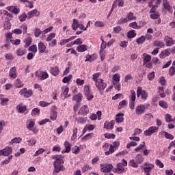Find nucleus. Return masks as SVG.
I'll return each mask as SVG.
<instances>
[{
  "label": "nucleus",
  "instance_id": "obj_64",
  "mask_svg": "<svg viewBox=\"0 0 175 175\" xmlns=\"http://www.w3.org/2000/svg\"><path fill=\"white\" fill-rule=\"evenodd\" d=\"M170 76H174L175 75V66H171L169 69Z\"/></svg>",
  "mask_w": 175,
  "mask_h": 175
},
{
  "label": "nucleus",
  "instance_id": "obj_29",
  "mask_svg": "<svg viewBox=\"0 0 175 175\" xmlns=\"http://www.w3.org/2000/svg\"><path fill=\"white\" fill-rule=\"evenodd\" d=\"M126 18L128 19L129 21H133L134 20H136V16H135V14H133V12H130L129 13H127L126 14Z\"/></svg>",
  "mask_w": 175,
  "mask_h": 175
},
{
  "label": "nucleus",
  "instance_id": "obj_26",
  "mask_svg": "<svg viewBox=\"0 0 175 175\" xmlns=\"http://www.w3.org/2000/svg\"><path fill=\"white\" fill-rule=\"evenodd\" d=\"M163 6L164 9L168 12H171L172 6H170V4H169V1L167 0H163Z\"/></svg>",
  "mask_w": 175,
  "mask_h": 175
},
{
  "label": "nucleus",
  "instance_id": "obj_14",
  "mask_svg": "<svg viewBox=\"0 0 175 175\" xmlns=\"http://www.w3.org/2000/svg\"><path fill=\"white\" fill-rule=\"evenodd\" d=\"M115 124H116V120H112L110 122L105 121L104 123V129L111 130L114 128Z\"/></svg>",
  "mask_w": 175,
  "mask_h": 175
},
{
  "label": "nucleus",
  "instance_id": "obj_61",
  "mask_svg": "<svg viewBox=\"0 0 175 175\" xmlns=\"http://www.w3.org/2000/svg\"><path fill=\"white\" fill-rule=\"evenodd\" d=\"M28 50L29 51H31V53H34V54H36V53H38V46H36V45H32L28 49Z\"/></svg>",
  "mask_w": 175,
  "mask_h": 175
},
{
  "label": "nucleus",
  "instance_id": "obj_55",
  "mask_svg": "<svg viewBox=\"0 0 175 175\" xmlns=\"http://www.w3.org/2000/svg\"><path fill=\"white\" fill-rule=\"evenodd\" d=\"M53 102L47 103L46 101H40L39 105L41 107H47V106H50Z\"/></svg>",
  "mask_w": 175,
  "mask_h": 175
},
{
  "label": "nucleus",
  "instance_id": "obj_33",
  "mask_svg": "<svg viewBox=\"0 0 175 175\" xmlns=\"http://www.w3.org/2000/svg\"><path fill=\"white\" fill-rule=\"evenodd\" d=\"M144 57V64H146L151 61V55H147L146 53L143 54Z\"/></svg>",
  "mask_w": 175,
  "mask_h": 175
},
{
  "label": "nucleus",
  "instance_id": "obj_10",
  "mask_svg": "<svg viewBox=\"0 0 175 175\" xmlns=\"http://www.w3.org/2000/svg\"><path fill=\"white\" fill-rule=\"evenodd\" d=\"M95 85L99 91H103L106 87H107V84L103 81V79H99L98 81L95 83Z\"/></svg>",
  "mask_w": 175,
  "mask_h": 175
},
{
  "label": "nucleus",
  "instance_id": "obj_9",
  "mask_svg": "<svg viewBox=\"0 0 175 175\" xmlns=\"http://www.w3.org/2000/svg\"><path fill=\"white\" fill-rule=\"evenodd\" d=\"M20 95H23L24 98H31L32 96L33 92L32 90H29L27 88L22 89L19 92Z\"/></svg>",
  "mask_w": 175,
  "mask_h": 175
},
{
  "label": "nucleus",
  "instance_id": "obj_58",
  "mask_svg": "<svg viewBox=\"0 0 175 175\" xmlns=\"http://www.w3.org/2000/svg\"><path fill=\"white\" fill-rule=\"evenodd\" d=\"M129 27H131V28H133L134 29H139V28H140L137 25V23H136V21L129 23Z\"/></svg>",
  "mask_w": 175,
  "mask_h": 175
},
{
  "label": "nucleus",
  "instance_id": "obj_5",
  "mask_svg": "<svg viewBox=\"0 0 175 175\" xmlns=\"http://www.w3.org/2000/svg\"><path fill=\"white\" fill-rule=\"evenodd\" d=\"M159 129V127L158 126H151L144 132V136H151L152 135H154V133H157Z\"/></svg>",
  "mask_w": 175,
  "mask_h": 175
},
{
  "label": "nucleus",
  "instance_id": "obj_11",
  "mask_svg": "<svg viewBox=\"0 0 175 175\" xmlns=\"http://www.w3.org/2000/svg\"><path fill=\"white\" fill-rule=\"evenodd\" d=\"M39 16H40V12L38 9H34L27 13V19L31 20L32 17H39Z\"/></svg>",
  "mask_w": 175,
  "mask_h": 175
},
{
  "label": "nucleus",
  "instance_id": "obj_32",
  "mask_svg": "<svg viewBox=\"0 0 175 175\" xmlns=\"http://www.w3.org/2000/svg\"><path fill=\"white\" fill-rule=\"evenodd\" d=\"M79 21L77 19H73L72 28L74 31H77V28L79 27Z\"/></svg>",
  "mask_w": 175,
  "mask_h": 175
},
{
  "label": "nucleus",
  "instance_id": "obj_44",
  "mask_svg": "<svg viewBox=\"0 0 175 175\" xmlns=\"http://www.w3.org/2000/svg\"><path fill=\"white\" fill-rule=\"evenodd\" d=\"M145 42L146 37L144 36H142L136 40V42L137 43V44H143Z\"/></svg>",
  "mask_w": 175,
  "mask_h": 175
},
{
  "label": "nucleus",
  "instance_id": "obj_60",
  "mask_svg": "<svg viewBox=\"0 0 175 175\" xmlns=\"http://www.w3.org/2000/svg\"><path fill=\"white\" fill-rule=\"evenodd\" d=\"M40 80H46V79H49V73L47 72H42Z\"/></svg>",
  "mask_w": 175,
  "mask_h": 175
},
{
  "label": "nucleus",
  "instance_id": "obj_59",
  "mask_svg": "<svg viewBox=\"0 0 175 175\" xmlns=\"http://www.w3.org/2000/svg\"><path fill=\"white\" fill-rule=\"evenodd\" d=\"M72 154H75L77 155V154L80 153V148L77 146H74V148L72 149Z\"/></svg>",
  "mask_w": 175,
  "mask_h": 175
},
{
  "label": "nucleus",
  "instance_id": "obj_6",
  "mask_svg": "<svg viewBox=\"0 0 175 175\" xmlns=\"http://www.w3.org/2000/svg\"><path fill=\"white\" fill-rule=\"evenodd\" d=\"M100 172L103 173H110L113 170V165L109 163L100 164Z\"/></svg>",
  "mask_w": 175,
  "mask_h": 175
},
{
  "label": "nucleus",
  "instance_id": "obj_62",
  "mask_svg": "<svg viewBox=\"0 0 175 175\" xmlns=\"http://www.w3.org/2000/svg\"><path fill=\"white\" fill-rule=\"evenodd\" d=\"M150 14V18L152 20H157V18H159V12H152Z\"/></svg>",
  "mask_w": 175,
  "mask_h": 175
},
{
  "label": "nucleus",
  "instance_id": "obj_56",
  "mask_svg": "<svg viewBox=\"0 0 175 175\" xmlns=\"http://www.w3.org/2000/svg\"><path fill=\"white\" fill-rule=\"evenodd\" d=\"M32 43V38L31 37H28L27 39H26V43L25 44V47L27 49V47H29V46H31Z\"/></svg>",
  "mask_w": 175,
  "mask_h": 175
},
{
  "label": "nucleus",
  "instance_id": "obj_24",
  "mask_svg": "<svg viewBox=\"0 0 175 175\" xmlns=\"http://www.w3.org/2000/svg\"><path fill=\"white\" fill-rule=\"evenodd\" d=\"M16 110H18V112H19L20 113H23L27 110V106L23 104H19L16 107Z\"/></svg>",
  "mask_w": 175,
  "mask_h": 175
},
{
  "label": "nucleus",
  "instance_id": "obj_35",
  "mask_svg": "<svg viewBox=\"0 0 175 175\" xmlns=\"http://www.w3.org/2000/svg\"><path fill=\"white\" fill-rule=\"evenodd\" d=\"M100 72H96L92 75V80L94 83H98L99 81V77L100 76Z\"/></svg>",
  "mask_w": 175,
  "mask_h": 175
},
{
  "label": "nucleus",
  "instance_id": "obj_53",
  "mask_svg": "<svg viewBox=\"0 0 175 175\" xmlns=\"http://www.w3.org/2000/svg\"><path fill=\"white\" fill-rule=\"evenodd\" d=\"M155 163H156V165L159 166L160 169H163V167H165V165H163V163H162V161H161V160L159 159H156Z\"/></svg>",
  "mask_w": 175,
  "mask_h": 175
},
{
  "label": "nucleus",
  "instance_id": "obj_47",
  "mask_svg": "<svg viewBox=\"0 0 175 175\" xmlns=\"http://www.w3.org/2000/svg\"><path fill=\"white\" fill-rule=\"evenodd\" d=\"M27 18H28V15H27L25 12H24L23 14H22L21 16H18V20L19 21H21V23L25 21Z\"/></svg>",
  "mask_w": 175,
  "mask_h": 175
},
{
  "label": "nucleus",
  "instance_id": "obj_36",
  "mask_svg": "<svg viewBox=\"0 0 175 175\" xmlns=\"http://www.w3.org/2000/svg\"><path fill=\"white\" fill-rule=\"evenodd\" d=\"M136 33L135 32V30H130L127 33V38L129 39H133V38H135Z\"/></svg>",
  "mask_w": 175,
  "mask_h": 175
},
{
  "label": "nucleus",
  "instance_id": "obj_1",
  "mask_svg": "<svg viewBox=\"0 0 175 175\" xmlns=\"http://www.w3.org/2000/svg\"><path fill=\"white\" fill-rule=\"evenodd\" d=\"M144 167L143 168V170L145 173V175H157V170H154L152 171L154 167H155V165H154V164L150 163L148 162H146V163H144ZM151 172H152V173H151Z\"/></svg>",
  "mask_w": 175,
  "mask_h": 175
},
{
  "label": "nucleus",
  "instance_id": "obj_19",
  "mask_svg": "<svg viewBox=\"0 0 175 175\" xmlns=\"http://www.w3.org/2000/svg\"><path fill=\"white\" fill-rule=\"evenodd\" d=\"M50 73L53 75V76L57 77L59 75V68L57 66L54 67H51L50 68Z\"/></svg>",
  "mask_w": 175,
  "mask_h": 175
},
{
  "label": "nucleus",
  "instance_id": "obj_57",
  "mask_svg": "<svg viewBox=\"0 0 175 175\" xmlns=\"http://www.w3.org/2000/svg\"><path fill=\"white\" fill-rule=\"evenodd\" d=\"M12 158H13V156H12V155L9 156L7 159H5L3 162H1V165L2 166H3V165H8V163H9L10 162V161H12Z\"/></svg>",
  "mask_w": 175,
  "mask_h": 175
},
{
  "label": "nucleus",
  "instance_id": "obj_30",
  "mask_svg": "<svg viewBox=\"0 0 175 175\" xmlns=\"http://www.w3.org/2000/svg\"><path fill=\"white\" fill-rule=\"evenodd\" d=\"M72 99L73 100H76L77 103H80V102L83 100V94L79 93L77 95L74 96Z\"/></svg>",
  "mask_w": 175,
  "mask_h": 175
},
{
  "label": "nucleus",
  "instance_id": "obj_21",
  "mask_svg": "<svg viewBox=\"0 0 175 175\" xmlns=\"http://www.w3.org/2000/svg\"><path fill=\"white\" fill-rule=\"evenodd\" d=\"M88 50V46L85 44H81L77 47V51L78 53H84V51H87Z\"/></svg>",
  "mask_w": 175,
  "mask_h": 175
},
{
  "label": "nucleus",
  "instance_id": "obj_8",
  "mask_svg": "<svg viewBox=\"0 0 175 175\" xmlns=\"http://www.w3.org/2000/svg\"><path fill=\"white\" fill-rule=\"evenodd\" d=\"M13 152L11 147L7 146L3 150H0V157H9Z\"/></svg>",
  "mask_w": 175,
  "mask_h": 175
},
{
  "label": "nucleus",
  "instance_id": "obj_27",
  "mask_svg": "<svg viewBox=\"0 0 175 175\" xmlns=\"http://www.w3.org/2000/svg\"><path fill=\"white\" fill-rule=\"evenodd\" d=\"M116 171L118 172V173H119V174H121V173H124V172H125V168H124L122 163H119L117 164Z\"/></svg>",
  "mask_w": 175,
  "mask_h": 175
},
{
  "label": "nucleus",
  "instance_id": "obj_51",
  "mask_svg": "<svg viewBox=\"0 0 175 175\" xmlns=\"http://www.w3.org/2000/svg\"><path fill=\"white\" fill-rule=\"evenodd\" d=\"M15 85L16 88H22V87H24V83L20 81V79H16L15 81Z\"/></svg>",
  "mask_w": 175,
  "mask_h": 175
},
{
  "label": "nucleus",
  "instance_id": "obj_18",
  "mask_svg": "<svg viewBox=\"0 0 175 175\" xmlns=\"http://www.w3.org/2000/svg\"><path fill=\"white\" fill-rule=\"evenodd\" d=\"M85 58V62H94V61H95L98 57L96 54L86 55Z\"/></svg>",
  "mask_w": 175,
  "mask_h": 175
},
{
  "label": "nucleus",
  "instance_id": "obj_43",
  "mask_svg": "<svg viewBox=\"0 0 175 175\" xmlns=\"http://www.w3.org/2000/svg\"><path fill=\"white\" fill-rule=\"evenodd\" d=\"M0 105H1V106H8V103H9V98H0Z\"/></svg>",
  "mask_w": 175,
  "mask_h": 175
},
{
  "label": "nucleus",
  "instance_id": "obj_34",
  "mask_svg": "<svg viewBox=\"0 0 175 175\" xmlns=\"http://www.w3.org/2000/svg\"><path fill=\"white\" fill-rule=\"evenodd\" d=\"M26 126L29 131L32 130V129L34 128L35 126V122L33 121L32 120H29V123L27 124Z\"/></svg>",
  "mask_w": 175,
  "mask_h": 175
},
{
  "label": "nucleus",
  "instance_id": "obj_3",
  "mask_svg": "<svg viewBox=\"0 0 175 175\" xmlns=\"http://www.w3.org/2000/svg\"><path fill=\"white\" fill-rule=\"evenodd\" d=\"M137 98L141 96V98L143 100H147V98H148V93L146 92V90H143L142 87L139 86L137 89Z\"/></svg>",
  "mask_w": 175,
  "mask_h": 175
},
{
  "label": "nucleus",
  "instance_id": "obj_23",
  "mask_svg": "<svg viewBox=\"0 0 175 175\" xmlns=\"http://www.w3.org/2000/svg\"><path fill=\"white\" fill-rule=\"evenodd\" d=\"M153 46L154 47H159L160 49H162L165 47V43L161 40H155L153 42Z\"/></svg>",
  "mask_w": 175,
  "mask_h": 175
},
{
  "label": "nucleus",
  "instance_id": "obj_12",
  "mask_svg": "<svg viewBox=\"0 0 175 175\" xmlns=\"http://www.w3.org/2000/svg\"><path fill=\"white\" fill-rule=\"evenodd\" d=\"M146 111V105H137L135 108V114L137 116H142Z\"/></svg>",
  "mask_w": 175,
  "mask_h": 175
},
{
  "label": "nucleus",
  "instance_id": "obj_38",
  "mask_svg": "<svg viewBox=\"0 0 175 175\" xmlns=\"http://www.w3.org/2000/svg\"><path fill=\"white\" fill-rule=\"evenodd\" d=\"M120 79H121V77L120 76L119 74H114L112 77V79H113L112 83H120Z\"/></svg>",
  "mask_w": 175,
  "mask_h": 175
},
{
  "label": "nucleus",
  "instance_id": "obj_16",
  "mask_svg": "<svg viewBox=\"0 0 175 175\" xmlns=\"http://www.w3.org/2000/svg\"><path fill=\"white\" fill-rule=\"evenodd\" d=\"M64 146L65 150L62 151V154L70 152V150H72V145L70 144V143H69V142L68 141H65Z\"/></svg>",
  "mask_w": 175,
  "mask_h": 175
},
{
  "label": "nucleus",
  "instance_id": "obj_49",
  "mask_svg": "<svg viewBox=\"0 0 175 175\" xmlns=\"http://www.w3.org/2000/svg\"><path fill=\"white\" fill-rule=\"evenodd\" d=\"M163 133H164V137L165 139H169L170 140H173V139H174V136H173V135L166 131H163Z\"/></svg>",
  "mask_w": 175,
  "mask_h": 175
},
{
  "label": "nucleus",
  "instance_id": "obj_37",
  "mask_svg": "<svg viewBox=\"0 0 175 175\" xmlns=\"http://www.w3.org/2000/svg\"><path fill=\"white\" fill-rule=\"evenodd\" d=\"M128 105V102H126L125 100H123L119 103L118 105V109L121 110L122 109H125V106Z\"/></svg>",
  "mask_w": 175,
  "mask_h": 175
},
{
  "label": "nucleus",
  "instance_id": "obj_42",
  "mask_svg": "<svg viewBox=\"0 0 175 175\" xmlns=\"http://www.w3.org/2000/svg\"><path fill=\"white\" fill-rule=\"evenodd\" d=\"M43 35V31H42V30H40V29L36 27L34 29V36L35 38H39V36H40V34Z\"/></svg>",
  "mask_w": 175,
  "mask_h": 175
},
{
  "label": "nucleus",
  "instance_id": "obj_63",
  "mask_svg": "<svg viewBox=\"0 0 175 175\" xmlns=\"http://www.w3.org/2000/svg\"><path fill=\"white\" fill-rule=\"evenodd\" d=\"M104 136L106 139H115L116 138V134H114V133H105L104 135Z\"/></svg>",
  "mask_w": 175,
  "mask_h": 175
},
{
  "label": "nucleus",
  "instance_id": "obj_40",
  "mask_svg": "<svg viewBox=\"0 0 175 175\" xmlns=\"http://www.w3.org/2000/svg\"><path fill=\"white\" fill-rule=\"evenodd\" d=\"M55 33H51L47 36V38H46V42H51V40H53L54 38H55Z\"/></svg>",
  "mask_w": 175,
  "mask_h": 175
},
{
  "label": "nucleus",
  "instance_id": "obj_54",
  "mask_svg": "<svg viewBox=\"0 0 175 175\" xmlns=\"http://www.w3.org/2000/svg\"><path fill=\"white\" fill-rule=\"evenodd\" d=\"M100 40L102 41L101 45H100V51H105V49H106L107 47V44L106 42H105V40H103V38L101 37Z\"/></svg>",
  "mask_w": 175,
  "mask_h": 175
},
{
  "label": "nucleus",
  "instance_id": "obj_22",
  "mask_svg": "<svg viewBox=\"0 0 175 175\" xmlns=\"http://www.w3.org/2000/svg\"><path fill=\"white\" fill-rule=\"evenodd\" d=\"M46 45L44 44V43L43 42H40L38 44V51L40 53V54H43V53H44V51H46Z\"/></svg>",
  "mask_w": 175,
  "mask_h": 175
},
{
  "label": "nucleus",
  "instance_id": "obj_28",
  "mask_svg": "<svg viewBox=\"0 0 175 175\" xmlns=\"http://www.w3.org/2000/svg\"><path fill=\"white\" fill-rule=\"evenodd\" d=\"M170 49H167L163 51L159 55L160 58H166V57H169L170 55V52H169Z\"/></svg>",
  "mask_w": 175,
  "mask_h": 175
},
{
  "label": "nucleus",
  "instance_id": "obj_13",
  "mask_svg": "<svg viewBox=\"0 0 175 175\" xmlns=\"http://www.w3.org/2000/svg\"><path fill=\"white\" fill-rule=\"evenodd\" d=\"M90 113V108H88V106L83 105L79 109L78 114L79 116H87Z\"/></svg>",
  "mask_w": 175,
  "mask_h": 175
},
{
  "label": "nucleus",
  "instance_id": "obj_50",
  "mask_svg": "<svg viewBox=\"0 0 175 175\" xmlns=\"http://www.w3.org/2000/svg\"><path fill=\"white\" fill-rule=\"evenodd\" d=\"M72 77H73V76L72 75H69L68 77H65L63 79H62V82L64 84H66V83H69L71 80H72Z\"/></svg>",
  "mask_w": 175,
  "mask_h": 175
},
{
  "label": "nucleus",
  "instance_id": "obj_41",
  "mask_svg": "<svg viewBox=\"0 0 175 175\" xmlns=\"http://www.w3.org/2000/svg\"><path fill=\"white\" fill-rule=\"evenodd\" d=\"M159 106H160V107H162V109H167V107H169V105L167 104V103L163 100H160L159 102Z\"/></svg>",
  "mask_w": 175,
  "mask_h": 175
},
{
  "label": "nucleus",
  "instance_id": "obj_46",
  "mask_svg": "<svg viewBox=\"0 0 175 175\" xmlns=\"http://www.w3.org/2000/svg\"><path fill=\"white\" fill-rule=\"evenodd\" d=\"M75 121L79 124H85V122H87V118L79 117L75 119Z\"/></svg>",
  "mask_w": 175,
  "mask_h": 175
},
{
  "label": "nucleus",
  "instance_id": "obj_31",
  "mask_svg": "<svg viewBox=\"0 0 175 175\" xmlns=\"http://www.w3.org/2000/svg\"><path fill=\"white\" fill-rule=\"evenodd\" d=\"M135 161L138 165H140L144 161V158H143V155L138 154L135 157Z\"/></svg>",
  "mask_w": 175,
  "mask_h": 175
},
{
  "label": "nucleus",
  "instance_id": "obj_15",
  "mask_svg": "<svg viewBox=\"0 0 175 175\" xmlns=\"http://www.w3.org/2000/svg\"><path fill=\"white\" fill-rule=\"evenodd\" d=\"M164 40L167 47H171V46H174V44H175V41H174L173 38H170L169 36H165Z\"/></svg>",
  "mask_w": 175,
  "mask_h": 175
},
{
  "label": "nucleus",
  "instance_id": "obj_20",
  "mask_svg": "<svg viewBox=\"0 0 175 175\" xmlns=\"http://www.w3.org/2000/svg\"><path fill=\"white\" fill-rule=\"evenodd\" d=\"M116 121L118 124H121V122H124V113H119L116 115Z\"/></svg>",
  "mask_w": 175,
  "mask_h": 175
},
{
  "label": "nucleus",
  "instance_id": "obj_7",
  "mask_svg": "<svg viewBox=\"0 0 175 175\" xmlns=\"http://www.w3.org/2000/svg\"><path fill=\"white\" fill-rule=\"evenodd\" d=\"M83 94L85 96H86L88 100H92V99H94V95H92V93H91V89L90 88V85H85Z\"/></svg>",
  "mask_w": 175,
  "mask_h": 175
},
{
  "label": "nucleus",
  "instance_id": "obj_52",
  "mask_svg": "<svg viewBox=\"0 0 175 175\" xmlns=\"http://www.w3.org/2000/svg\"><path fill=\"white\" fill-rule=\"evenodd\" d=\"M129 21L128 20V18H121L118 21V25H122V24H126V23H128Z\"/></svg>",
  "mask_w": 175,
  "mask_h": 175
},
{
  "label": "nucleus",
  "instance_id": "obj_4",
  "mask_svg": "<svg viewBox=\"0 0 175 175\" xmlns=\"http://www.w3.org/2000/svg\"><path fill=\"white\" fill-rule=\"evenodd\" d=\"M131 95L129 96L130 99L131 101L129 103V108L131 110H135V101L136 100V92L135 90H131Z\"/></svg>",
  "mask_w": 175,
  "mask_h": 175
},
{
  "label": "nucleus",
  "instance_id": "obj_39",
  "mask_svg": "<svg viewBox=\"0 0 175 175\" xmlns=\"http://www.w3.org/2000/svg\"><path fill=\"white\" fill-rule=\"evenodd\" d=\"M129 165L132 167H139V164L137 163V161H135V159H131L129 161Z\"/></svg>",
  "mask_w": 175,
  "mask_h": 175
},
{
  "label": "nucleus",
  "instance_id": "obj_25",
  "mask_svg": "<svg viewBox=\"0 0 175 175\" xmlns=\"http://www.w3.org/2000/svg\"><path fill=\"white\" fill-rule=\"evenodd\" d=\"M16 53L18 57H22V55H25V54H27V50L23 48H19L16 49Z\"/></svg>",
  "mask_w": 175,
  "mask_h": 175
},
{
  "label": "nucleus",
  "instance_id": "obj_17",
  "mask_svg": "<svg viewBox=\"0 0 175 175\" xmlns=\"http://www.w3.org/2000/svg\"><path fill=\"white\" fill-rule=\"evenodd\" d=\"M9 76L11 79H16L17 77V71L16 66H14L10 69Z\"/></svg>",
  "mask_w": 175,
  "mask_h": 175
},
{
  "label": "nucleus",
  "instance_id": "obj_2",
  "mask_svg": "<svg viewBox=\"0 0 175 175\" xmlns=\"http://www.w3.org/2000/svg\"><path fill=\"white\" fill-rule=\"evenodd\" d=\"M53 165L55 173H59L61 170H65V167L64 166V160L55 161Z\"/></svg>",
  "mask_w": 175,
  "mask_h": 175
},
{
  "label": "nucleus",
  "instance_id": "obj_48",
  "mask_svg": "<svg viewBox=\"0 0 175 175\" xmlns=\"http://www.w3.org/2000/svg\"><path fill=\"white\" fill-rule=\"evenodd\" d=\"M57 111H54V110H51V116L50 118L52 121H55V120H57Z\"/></svg>",
  "mask_w": 175,
  "mask_h": 175
},
{
  "label": "nucleus",
  "instance_id": "obj_45",
  "mask_svg": "<svg viewBox=\"0 0 175 175\" xmlns=\"http://www.w3.org/2000/svg\"><path fill=\"white\" fill-rule=\"evenodd\" d=\"M81 170L83 173H85V172H88V170H92V167L88 164H86L81 168Z\"/></svg>",
  "mask_w": 175,
  "mask_h": 175
}]
</instances>
